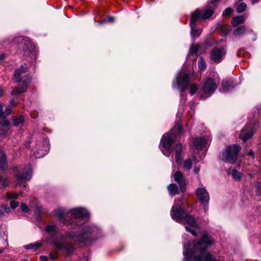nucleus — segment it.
<instances>
[{
	"mask_svg": "<svg viewBox=\"0 0 261 261\" xmlns=\"http://www.w3.org/2000/svg\"><path fill=\"white\" fill-rule=\"evenodd\" d=\"M45 231L50 238V242L55 248L57 250L65 251L67 255H70L74 249L71 241L89 244L97 239L101 234L99 228L95 225L88 224L84 225L74 235L68 233L60 237L54 238L58 233V228L54 224L47 225L45 228Z\"/></svg>",
	"mask_w": 261,
	"mask_h": 261,
	"instance_id": "1",
	"label": "nucleus"
},
{
	"mask_svg": "<svg viewBox=\"0 0 261 261\" xmlns=\"http://www.w3.org/2000/svg\"><path fill=\"white\" fill-rule=\"evenodd\" d=\"M214 240L208 235L203 234L200 239L188 242L184 245V261H218L210 253L206 252L208 246Z\"/></svg>",
	"mask_w": 261,
	"mask_h": 261,
	"instance_id": "2",
	"label": "nucleus"
},
{
	"mask_svg": "<svg viewBox=\"0 0 261 261\" xmlns=\"http://www.w3.org/2000/svg\"><path fill=\"white\" fill-rule=\"evenodd\" d=\"M170 215L172 219L177 222H179L184 220L186 222L185 224L186 230L193 236H196L195 230L199 228V224L194 217L187 214L181 199L175 200L171 210Z\"/></svg>",
	"mask_w": 261,
	"mask_h": 261,
	"instance_id": "3",
	"label": "nucleus"
},
{
	"mask_svg": "<svg viewBox=\"0 0 261 261\" xmlns=\"http://www.w3.org/2000/svg\"><path fill=\"white\" fill-rule=\"evenodd\" d=\"M5 44L11 45H17L18 48L22 49L26 55L31 56L35 58L37 48L35 44L28 37L23 36H17L11 39L10 37L5 39L3 41Z\"/></svg>",
	"mask_w": 261,
	"mask_h": 261,
	"instance_id": "4",
	"label": "nucleus"
},
{
	"mask_svg": "<svg viewBox=\"0 0 261 261\" xmlns=\"http://www.w3.org/2000/svg\"><path fill=\"white\" fill-rule=\"evenodd\" d=\"M176 133L179 135L183 134V128L181 124L178 122L169 132L164 134L160 144V149L163 153L169 156L172 152V145L176 140Z\"/></svg>",
	"mask_w": 261,
	"mask_h": 261,
	"instance_id": "5",
	"label": "nucleus"
},
{
	"mask_svg": "<svg viewBox=\"0 0 261 261\" xmlns=\"http://www.w3.org/2000/svg\"><path fill=\"white\" fill-rule=\"evenodd\" d=\"M191 81L192 79L189 76V71L184 69L179 72L176 81H174L173 83L172 87L181 91H184L189 87V92L192 95L197 91L198 86L195 83H192Z\"/></svg>",
	"mask_w": 261,
	"mask_h": 261,
	"instance_id": "6",
	"label": "nucleus"
},
{
	"mask_svg": "<svg viewBox=\"0 0 261 261\" xmlns=\"http://www.w3.org/2000/svg\"><path fill=\"white\" fill-rule=\"evenodd\" d=\"M220 81L219 76L216 72L211 73L204 83L202 90L199 92L200 98L205 99L212 95L217 89Z\"/></svg>",
	"mask_w": 261,
	"mask_h": 261,
	"instance_id": "7",
	"label": "nucleus"
},
{
	"mask_svg": "<svg viewBox=\"0 0 261 261\" xmlns=\"http://www.w3.org/2000/svg\"><path fill=\"white\" fill-rule=\"evenodd\" d=\"M28 67L25 65H22L21 67L15 71L14 73V80L16 82H19L18 87L14 89L11 91L12 95H17L20 93L25 92L29 85L31 82V77L29 75H26L25 76L22 77L21 74L25 73L27 71Z\"/></svg>",
	"mask_w": 261,
	"mask_h": 261,
	"instance_id": "8",
	"label": "nucleus"
},
{
	"mask_svg": "<svg viewBox=\"0 0 261 261\" xmlns=\"http://www.w3.org/2000/svg\"><path fill=\"white\" fill-rule=\"evenodd\" d=\"M240 149L241 147L239 145L228 146L223 152L220 159L225 162L233 164L236 161Z\"/></svg>",
	"mask_w": 261,
	"mask_h": 261,
	"instance_id": "9",
	"label": "nucleus"
},
{
	"mask_svg": "<svg viewBox=\"0 0 261 261\" xmlns=\"http://www.w3.org/2000/svg\"><path fill=\"white\" fill-rule=\"evenodd\" d=\"M220 0H211L208 3L203 10L202 16H212L214 14V11L217 8ZM191 16H202V12L196 9L193 12Z\"/></svg>",
	"mask_w": 261,
	"mask_h": 261,
	"instance_id": "10",
	"label": "nucleus"
},
{
	"mask_svg": "<svg viewBox=\"0 0 261 261\" xmlns=\"http://www.w3.org/2000/svg\"><path fill=\"white\" fill-rule=\"evenodd\" d=\"M49 148V140L47 139H43L42 142L37 144L33 149V154L36 158H42L47 153Z\"/></svg>",
	"mask_w": 261,
	"mask_h": 261,
	"instance_id": "11",
	"label": "nucleus"
},
{
	"mask_svg": "<svg viewBox=\"0 0 261 261\" xmlns=\"http://www.w3.org/2000/svg\"><path fill=\"white\" fill-rule=\"evenodd\" d=\"M68 215L72 216L74 220L69 221L70 223L76 222L78 219H87L89 217V213L86 209L82 207H77L69 211Z\"/></svg>",
	"mask_w": 261,
	"mask_h": 261,
	"instance_id": "12",
	"label": "nucleus"
},
{
	"mask_svg": "<svg viewBox=\"0 0 261 261\" xmlns=\"http://www.w3.org/2000/svg\"><path fill=\"white\" fill-rule=\"evenodd\" d=\"M195 193L197 198L204 205V211L206 212L207 210L206 205L210 200L208 192L203 186H201L196 189Z\"/></svg>",
	"mask_w": 261,
	"mask_h": 261,
	"instance_id": "13",
	"label": "nucleus"
},
{
	"mask_svg": "<svg viewBox=\"0 0 261 261\" xmlns=\"http://www.w3.org/2000/svg\"><path fill=\"white\" fill-rule=\"evenodd\" d=\"M206 17H191L190 24L191 26V36L194 38L198 37L200 33L201 30L196 28V25L202 23L203 20Z\"/></svg>",
	"mask_w": 261,
	"mask_h": 261,
	"instance_id": "14",
	"label": "nucleus"
},
{
	"mask_svg": "<svg viewBox=\"0 0 261 261\" xmlns=\"http://www.w3.org/2000/svg\"><path fill=\"white\" fill-rule=\"evenodd\" d=\"M211 139L209 137H200L194 139L193 141V146L198 151L206 148L210 144Z\"/></svg>",
	"mask_w": 261,
	"mask_h": 261,
	"instance_id": "15",
	"label": "nucleus"
},
{
	"mask_svg": "<svg viewBox=\"0 0 261 261\" xmlns=\"http://www.w3.org/2000/svg\"><path fill=\"white\" fill-rule=\"evenodd\" d=\"M256 128V125H251L250 124H247L241 130L240 134V138L245 142L248 139H250L253 135L255 129Z\"/></svg>",
	"mask_w": 261,
	"mask_h": 261,
	"instance_id": "16",
	"label": "nucleus"
},
{
	"mask_svg": "<svg viewBox=\"0 0 261 261\" xmlns=\"http://www.w3.org/2000/svg\"><path fill=\"white\" fill-rule=\"evenodd\" d=\"M226 51L223 47H216L213 49L211 53V58L215 62H221L225 57Z\"/></svg>",
	"mask_w": 261,
	"mask_h": 261,
	"instance_id": "17",
	"label": "nucleus"
},
{
	"mask_svg": "<svg viewBox=\"0 0 261 261\" xmlns=\"http://www.w3.org/2000/svg\"><path fill=\"white\" fill-rule=\"evenodd\" d=\"M32 175V169L31 165L28 164L23 168L21 174L17 175V177L19 181L23 180H29L31 178Z\"/></svg>",
	"mask_w": 261,
	"mask_h": 261,
	"instance_id": "18",
	"label": "nucleus"
},
{
	"mask_svg": "<svg viewBox=\"0 0 261 261\" xmlns=\"http://www.w3.org/2000/svg\"><path fill=\"white\" fill-rule=\"evenodd\" d=\"M173 177L174 180L178 183L181 191H182L186 186V181L182 173L180 171H176Z\"/></svg>",
	"mask_w": 261,
	"mask_h": 261,
	"instance_id": "19",
	"label": "nucleus"
},
{
	"mask_svg": "<svg viewBox=\"0 0 261 261\" xmlns=\"http://www.w3.org/2000/svg\"><path fill=\"white\" fill-rule=\"evenodd\" d=\"M175 159L176 163L180 165L182 163V155L181 154L182 151V145L180 143H178L175 148Z\"/></svg>",
	"mask_w": 261,
	"mask_h": 261,
	"instance_id": "20",
	"label": "nucleus"
},
{
	"mask_svg": "<svg viewBox=\"0 0 261 261\" xmlns=\"http://www.w3.org/2000/svg\"><path fill=\"white\" fill-rule=\"evenodd\" d=\"M192 158H193L194 162H195V166L194 168V172L195 173H198L200 171V165L198 164V162L200 160H202V158L204 156V155H202L201 156H198L197 158V153L194 151V152L192 153Z\"/></svg>",
	"mask_w": 261,
	"mask_h": 261,
	"instance_id": "21",
	"label": "nucleus"
},
{
	"mask_svg": "<svg viewBox=\"0 0 261 261\" xmlns=\"http://www.w3.org/2000/svg\"><path fill=\"white\" fill-rule=\"evenodd\" d=\"M43 245V242H37L34 243H31L29 245L24 246V248L28 250H32L33 251H36L39 248L41 247Z\"/></svg>",
	"mask_w": 261,
	"mask_h": 261,
	"instance_id": "22",
	"label": "nucleus"
},
{
	"mask_svg": "<svg viewBox=\"0 0 261 261\" xmlns=\"http://www.w3.org/2000/svg\"><path fill=\"white\" fill-rule=\"evenodd\" d=\"M55 215L57 216L59 220L66 224H69V221H66L64 218L65 212L62 208H58L55 211Z\"/></svg>",
	"mask_w": 261,
	"mask_h": 261,
	"instance_id": "23",
	"label": "nucleus"
},
{
	"mask_svg": "<svg viewBox=\"0 0 261 261\" xmlns=\"http://www.w3.org/2000/svg\"><path fill=\"white\" fill-rule=\"evenodd\" d=\"M198 48L199 46L194 44H193L190 47L188 57L193 56V58L192 60H193V61H194L197 58Z\"/></svg>",
	"mask_w": 261,
	"mask_h": 261,
	"instance_id": "24",
	"label": "nucleus"
},
{
	"mask_svg": "<svg viewBox=\"0 0 261 261\" xmlns=\"http://www.w3.org/2000/svg\"><path fill=\"white\" fill-rule=\"evenodd\" d=\"M169 194L173 196L179 193V190L177 186L174 184H170L167 187Z\"/></svg>",
	"mask_w": 261,
	"mask_h": 261,
	"instance_id": "25",
	"label": "nucleus"
},
{
	"mask_svg": "<svg viewBox=\"0 0 261 261\" xmlns=\"http://www.w3.org/2000/svg\"><path fill=\"white\" fill-rule=\"evenodd\" d=\"M228 174H231L233 179L237 181L240 180L242 176V173L234 169L228 172Z\"/></svg>",
	"mask_w": 261,
	"mask_h": 261,
	"instance_id": "26",
	"label": "nucleus"
},
{
	"mask_svg": "<svg viewBox=\"0 0 261 261\" xmlns=\"http://www.w3.org/2000/svg\"><path fill=\"white\" fill-rule=\"evenodd\" d=\"M222 87L221 90L223 92L229 91L233 88L232 83L229 82H223L222 83Z\"/></svg>",
	"mask_w": 261,
	"mask_h": 261,
	"instance_id": "27",
	"label": "nucleus"
},
{
	"mask_svg": "<svg viewBox=\"0 0 261 261\" xmlns=\"http://www.w3.org/2000/svg\"><path fill=\"white\" fill-rule=\"evenodd\" d=\"M15 105H16V103L15 101H14L13 100L11 101L10 104L6 108L5 112H4L3 118H5V117H6L8 115H9L11 113L13 108Z\"/></svg>",
	"mask_w": 261,
	"mask_h": 261,
	"instance_id": "28",
	"label": "nucleus"
},
{
	"mask_svg": "<svg viewBox=\"0 0 261 261\" xmlns=\"http://www.w3.org/2000/svg\"><path fill=\"white\" fill-rule=\"evenodd\" d=\"M245 32V28L243 25H240L237 27L233 32V34L236 36H240L243 35Z\"/></svg>",
	"mask_w": 261,
	"mask_h": 261,
	"instance_id": "29",
	"label": "nucleus"
},
{
	"mask_svg": "<svg viewBox=\"0 0 261 261\" xmlns=\"http://www.w3.org/2000/svg\"><path fill=\"white\" fill-rule=\"evenodd\" d=\"M6 163V156L3 150L0 149V166L4 168Z\"/></svg>",
	"mask_w": 261,
	"mask_h": 261,
	"instance_id": "30",
	"label": "nucleus"
},
{
	"mask_svg": "<svg viewBox=\"0 0 261 261\" xmlns=\"http://www.w3.org/2000/svg\"><path fill=\"white\" fill-rule=\"evenodd\" d=\"M244 17H233L232 20V24L233 27H236L239 24L244 23Z\"/></svg>",
	"mask_w": 261,
	"mask_h": 261,
	"instance_id": "31",
	"label": "nucleus"
},
{
	"mask_svg": "<svg viewBox=\"0 0 261 261\" xmlns=\"http://www.w3.org/2000/svg\"><path fill=\"white\" fill-rule=\"evenodd\" d=\"M10 212V208L3 205L0 208V217L6 216Z\"/></svg>",
	"mask_w": 261,
	"mask_h": 261,
	"instance_id": "32",
	"label": "nucleus"
},
{
	"mask_svg": "<svg viewBox=\"0 0 261 261\" xmlns=\"http://www.w3.org/2000/svg\"><path fill=\"white\" fill-rule=\"evenodd\" d=\"M114 21V17H108L107 19H105L103 20L95 21V22L99 24H104L106 23H112Z\"/></svg>",
	"mask_w": 261,
	"mask_h": 261,
	"instance_id": "33",
	"label": "nucleus"
},
{
	"mask_svg": "<svg viewBox=\"0 0 261 261\" xmlns=\"http://www.w3.org/2000/svg\"><path fill=\"white\" fill-rule=\"evenodd\" d=\"M20 194L8 192L6 193V198L7 200L15 199L17 198Z\"/></svg>",
	"mask_w": 261,
	"mask_h": 261,
	"instance_id": "34",
	"label": "nucleus"
},
{
	"mask_svg": "<svg viewBox=\"0 0 261 261\" xmlns=\"http://www.w3.org/2000/svg\"><path fill=\"white\" fill-rule=\"evenodd\" d=\"M13 123L15 126H18L19 124H21L23 121L24 118L22 116H20L18 118L17 117H13Z\"/></svg>",
	"mask_w": 261,
	"mask_h": 261,
	"instance_id": "35",
	"label": "nucleus"
},
{
	"mask_svg": "<svg viewBox=\"0 0 261 261\" xmlns=\"http://www.w3.org/2000/svg\"><path fill=\"white\" fill-rule=\"evenodd\" d=\"M192 164L191 159H188L184 162V167L187 170H190L192 167Z\"/></svg>",
	"mask_w": 261,
	"mask_h": 261,
	"instance_id": "36",
	"label": "nucleus"
},
{
	"mask_svg": "<svg viewBox=\"0 0 261 261\" xmlns=\"http://www.w3.org/2000/svg\"><path fill=\"white\" fill-rule=\"evenodd\" d=\"M221 29L223 32V35L225 36L230 31V27L228 25H223L221 27Z\"/></svg>",
	"mask_w": 261,
	"mask_h": 261,
	"instance_id": "37",
	"label": "nucleus"
},
{
	"mask_svg": "<svg viewBox=\"0 0 261 261\" xmlns=\"http://www.w3.org/2000/svg\"><path fill=\"white\" fill-rule=\"evenodd\" d=\"M198 66L200 70H204L205 69L206 66L205 62L202 57H200L199 58Z\"/></svg>",
	"mask_w": 261,
	"mask_h": 261,
	"instance_id": "38",
	"label": "nucleus"
},
{
	"mask_svg": "<svg viewBox=\"0 0 261 261\" xmlns=\"http://www.w3.org/2000/svg\"><path fill=\"white\" fill-rule=\"evenodd\" d=\"M246 4L244 3H242L238 6L237 11L239 13H242L246 10Z\"/></svg>",
	"mask_w": 261,
	"mask_h": 261,
	"instance_id": "39",
	"label": "nucleus"
},
{
	"mask_svg": "<svg viewBox=\"0 0 261 261\" xmlns=\"http://www.w3.org/2000/svg\"><path fill=\"white\" fill-rule=\"evenodd\" d=\"M9 180L6 176L0 175V183L3 187L7 186L9 184Z\"/></svg>",
	"mask_w": 261,
	"mask_h": 261,
	"instance_id": "40",
	"label": "nucleus"
},
{
	"mask_svg": "<svg viewBox=\"0 0 261 261\" xmlns=\"http://www.w3.org/2000/svg\"><path fill=\"white\" fill-rule=\"evenodd\" d=\"M233 9L231 8H227L223 12V16H228L232 14Z\"/></svg>",
	"mask_w": 261,
	"mask_h": 261,
	"instance_id": "41",
	"label": "nucleus"
},
{
	"mask_svg": "<svg viewBox=\"0 0 261 261\" xmlns=\"http://www.w3.org/2000/svg\"><path fill=\"white\" fill-rule=\"evenodd\" d=\"M20 208L21 211L24 213H27L30 210L29 207L27 205V204L24 203L21 204V205H20Z\"/></svg>",
	"mask_w": 261,
	"mask_h": 261,
	"instance_id": "42",
	"label": "nucleus"
},
{
	"mask_svg": "<svg viewBox=\"0 0 261 261\" xmlns=\"http://www.w3.org/2000/svg\"><path fill=\"white\" fill-rule=\"evenodd\" d=\"M255 188L257 194L261 195V181L257 182L255 185Z\"/></svg>",
	"mask_w": 261,
	"mask_h": 261,
	"instance_id": "43",
	"label": "nucleus"
},
{
	"mask_svg": "<svg viewBox=\"0 0 261 261\" xmlns=\"http://www.w3.org/2000/svg\"><path fill=\"white\" fill-rule=\"evenodd\" d=\"M18 205L19 203L18 202L15 201L13 200L10 201V206L13 209H15L18 206Z\"/></svg>",
	"mask_w": 261,
	"mask_h": 261,
	"instance_id": "44",
	"label": "nucleus"
},
{
	"mask_svg": "<svg viewBox=\"0 0 261 261\" xmlns=\"http://www.w3.org/2000/svg\"><path fill=\"white\" fill-rule=\"evenodd\" d=\"M3 106L2 105H0V118L4 117V112H3Z\"/></svg>",
	"mask_w": 261,
	"mask_h": 261,
	"instance_id": "45",
	"label": "nucleus"
},
{
	"mask_svg": "<svg viewBox=\"0 0 261 261\" xmlns=\"http://www.w3.org/2000/svg\"><path fill=\"white\" fill-rule=\"evenodd\" d=\"M50 258L52 259H55L57 257L56 254L50 253L49 254Z\"/></svg>",
	"mask_w": 261,
	"mask_h": 261,
	"instance_id": "46",
	"label": "nucleus"
},
{
	"mask_svg": "<svg viewBox=\"0 0 261 261\" xmlns=\"http://www.w3.org/2000/svg\"><path fill=\"white\" fill-rule=\"evenodd\" d=\"M40 259L41 261H48V258L45 256H40Z\"/></svg>",
	"mask_w": 261,
	"mask_h": 261,
	"instance_id": "47",
	"label": "nucleus"
},
{
	"mask_svg": "<svg viewBox=\"0 0 261 261\" xmlns=\"http://www.w3.org/2000/svg\"><path fill=\"white\" fill-rule=\"evenodd\" d=\"M3 122L2 123L3 125L7 126L9 124V122L7 120H5V119H3Z\"/></svg>",
	"mask_w": 261,
	"mask_h": 261,
	"instance_id": "48",
	"label": "nucleus"
},
{
	"mask_svg": "<svg viewBox=\"0 0 261 261\" xmlns=\"http://www.w3.org/2000/svg\"><path fill=\"white\" fill-rule=\"evenodd\" d=\"M6 57V55L4 54H2L0 55V60L2 61Z\"/></svg>",
	"mask_w": 261,
	"mask_h": 261,
	"instance_id": "49",
	"label": "nucleus"
},
{
	"mask_svg": "<svg viewBox=\"0 0 261 261\" xmlns=\"http://www.w3.org/2000/svg\"><path fill=\"white\" fill-rule=\"evenodd\" d=\"M248 155L253 157L254 156V153H253V152L252 151H250L248 153Z\"/></svg>",
	"mask_w": 261,
	"mask_h": 261,
	"instance_id": "50",
	"label": "nucleus"
},
{
	"mask_svg": "<svg viewBox=\"0 0 261 261\" xmlns=\"http://www.w3.org/2000/svg\"><path fill=\"white\" fill-rule=\"evenodd\" d=\"M251 1H252V3L253 4H254V3H256L258 2L259 1V0H251Z\"/></svg>",
	"mask_w": 261,
	"mask_h": 261,
	"instance_id": "51",
	"label": "nucleus"
},
{
	"mask_svg": "<svg viewBox=\"0 0 261 261\" xmlns=\"http://www.w3.org/2000/svg\"><path fill=\"white\" fill-rule=\"evenodd\" d=\"M4 250V248H0V253L3 252Z\"/></svg>",
	"mask_w": 261,
	"mask_h": 261,
	"instance_id": "52",
	"label": "nucleus"
},
{
	"mask_svg": "<svg viewBox=\"0 0 261 261\" xmlns=\"http://www.w3.org/2000/svg\"><path fill=\"white\" fill-rule=\"evenodd\" d=\"M2 95V90H1L0 91V96H1Z\"/></svg>",
	"mask_w": 261,
	"mask_h": 261,
	"instance_id": "53",
	"label": "nucleus"
}]
</instances>
